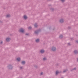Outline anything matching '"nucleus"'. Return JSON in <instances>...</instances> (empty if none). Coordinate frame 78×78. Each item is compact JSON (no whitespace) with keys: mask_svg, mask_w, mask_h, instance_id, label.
Masks as SVG:
<instances>
[{"mask_svg":"<svg viewBox=\"0 0 78 78\" xmlns=\"http://www.w3.org/2000/svg\"><path fill=\"white\" fill-rule=\"evenodd\" d=\"M59 73V71H56L55 72V74L56 75H58Z\"/></svg>","mask_w":78,"mask_h":78,"instance_id":"nucleus-15","label":"nucleus"},{"mask_svg":"<svg viewBox=\"0 0 78 78\" xmlns=\"http://www.w3.org/2000/svg\"><path fill=\"white\" fill-rule=\"evenodd\" d=\"M53 30H54V29H53Z\"/></svg>","mask_w":78,"mask_h":78,"instance_id":"nucleus-36","label":"nucleus"},{"mask_svg":"<svg viewBox=\"0 0 78 78\" xmlns=\"http://www.w3.org/2000/svg\"><path fill=\"white\" fill-rule=\"evenodd\" d=\"M20 69H22V67H20Z\"/></svg>","mask_w":78,"mask_h":78,"instance_id":"nucleus-35","label":"nucleus"},{"mask_svg":"<svg viewBox=\"0 0 78 78\" xmlns=\"http://www.w3.org/2000/svg\"><path fill=\"white\" fill-rule=\"evenodd\" d=\"M25 35H26L27 36H28L29 34H26Z\"/></svg>","mask_w":78,"mask_h":78,"instance_id":"nucleus-30","label":"nucleus"},{"mask_svg":"<svg viewBox=\"0 0 78 78\" xmlns=\"http://www.w3.org/2000/svg\"><path fill=\"white\" fill-rule=\"evenodd\" d=\"M34 26L35 28L37 27V23H35V24H34Z\"/></svg>","mask_w":78,"mask_h":78,"instance_id":"nucleus-13","label":"nucleus"},{"mask_svg":"<svg viewBox=\"0 0 78 78\" xmlns=\"http://www.w3.org/2000/svg\"><path fill=\"white\" fill-rule=\"evenodd\" d=\"M43 60H44V61H45V60H47V58H43Z\"/></svg>","mask_w":78,"mask_h":78,"instance_id":"nucleus-23","label":"nucleus"},{"mask_svg":"<svg viewBox=\"0 0 78 78\" xmlns=\"http://www.w3.org/2000/svg\"><path fill=\"white\" fill-rule=\"evenodd\" d=\"M16 60L17 61H20V58H17V59H16Z\"/></svg>","mask_w":78,"mask_h":78,"instance_id":"nucleus-14","label":"nucleus"},{"mask_svg":"<svg viewBox=\"0 0 78 78\" xmlns=\"http://www.w3.org/2000/svg\"><path fill=\"white\" fill-rule=\"evenodd\" d=\"M61 1L62 2H65V0H61Z\"/></svg>","mask_w":78,"mask_h":78,"instance_id":"nucleus-24","label":"nucleus"},{"mask_svg":"<svg viewBox=\"0 0 78 78\" xmlns=\"http://www.w3.org/2000/svg\"><path fill=\"white\" fill-rule=\"evenodd\" d=\"M50 10H51V11H54V9L53 8H52L50 9Z\"/></svg>","mask_w":78,"mask_h":78,"instance_id":"nucleus-19","label":"nucleus"},{"mask_svg":"<svg viewBox=\"0 0 78 78\" xmlns=\"http://www.w3.org/2000/svg\"><path fill=\"white\" fill-rule=\"evenodd\" d=\"M10 40H11V38H7L6 40V41L7 42H9L10 41Z\"/></svg>","mask_w":78,"mask_h":78,"instance_id":"nucleus-6","label":"nucleus"},{"mask_svg":"<svg viewBox=\"0 0 78 78\" xmlns=\"http://www.w3.org/2000/svg\"><path fill=\"white\" fill-rule=\"evenodd\" d=\"M68 29H71V27H68Z\"/></svg>","mask_w":78,"mask_h":78,"instance_id":"nucleus-27","label":"nucleus"},{"mask_svg":"<svg viewBox=\"0 0 78 78\" xmlns=\"http://www.w3.org/2000/svg\"><path fill=\"white\" fill-rule=\"evenodd\" d=\"M40 52H41V53H44L45 52V51H44V50H41L40 51Z\"/></svg>","mask_w":78,"mask_h":78,"instance_id":"nucleus-10","label":"nucleus"},{"mask_svg":"<svg viewBox=\"0 0 78 78\" xmlns=\"http://www.w3.org/2000/svg\"><path fill=\"white\" fill-rule=\"evenodd\" d=\"M49 30H50V29H51V27H49Z\"/></svg>","mask_w":78,"mask_h":78,"instance_id":"nucleus-33","label":"nucleus"},{"mask_svg":"<svg viewBox=\"0 0 78 78\" xmlns=\"http://www.w3.org/2000/svg\"><path fill=\"white\" fill-rule=\"evenodd\" d=\"M74 53L75 55H78V51L76 50H75L74 51Z\"/></svg>","mask_w":78,"mask_h":78,"instance_id":"nucleus-5","label":"nucleus"},{"mask_svg":"<svg viewBox=\"0 0 78 78\" xmlns=\"http://www.w3.org/2000/svg\"><path fill=\"white\" fill-rule=\"evenodd\" d=\"M67 70H68L67 69L64 70L63 71V73H65V72H66V71H67Z\"/></svg>","mask_w":78,"mask_h":78,"instance_id":"nucleus-17","label":"nucleus"},{"mask_svg":"<svg viewBox=\"0 0 78 78\" xmlns=\"http://www.w3.org/2000/svg\"><path fill=\"white\" fill-rule=\"evenodd\" d=\"M40 41V40H39V39H37L35 40V42L37 43H38V42H39Z\"/></svg>","mask_w":78,"mask_h":78,"instance_id":"nucleus-9","label":"nucleus"},{"mask_svg":"<svg viewBox=\"0 0 78 78\" xmlns=\"http://www.w3.org/2000/svg\"><path fill=\"white\" fill-rule=\"evenodd\" d=\"M76 42L77 43V44H78V40H76Z\"/></svg>","mask_w":78,"mask_h":78,"instance_id":"nucleus-25","label":"nucleus"},{"mask_svg":"<svg viewBox=\"0 0 78 78\" xmlns=\"http://www.w3.org/2000/svg\"><path fill=\"white\" fill-rule=\"evenodd\" d=\"M62 73V72H61V71H58V73Z\"/></svg>","mask_w":78,"mask_h":78,"instance_id":"nucleus-29","label":"nucleus"},{"mask_svg":"<svg viewBox=\"0 0 78 78\" xmlns=\"http://www.w3.org/2000/svg\"><path fill=\"white\" fill-rule=\"evenodd\" d=\"M28 30H31V29H32V27L31 26H30L28 27Z\"/></svg>","mask_w":78,"mask_h":78,"instance_id":"nucleus-16","label":"nucleus"},{"mask_svg":"<svg viewBox=\"0 0 78 78\" xmlns=\"http://www.w3.org/2000/svg\"><path fill=\"white\" fill-rule=\"evenodd\" d=\"M41 75H43V73L41 72Z\"/></svg>","mask_w":78,"mask_h":78,"instance_id":"nucleus-32","label":"nucleus"},{"mask_svg":"<svg viewBox=\"0 0 78 78\" xmlns=\"http://www.w3.org/2000/svg\"><path fill=\"white\" fill-rule=\"evenodd\" d=\"M73 70H76V68L75 67L73 69Z\"/></svg>","mask_w":78,"mask_h":78,"instance_id":"nucleus-21","label":"nucleus"},{"mask_svg":"<svg viewBox=\"0 0 78 78\" xmlns=\"http://www.w3.org/2000/svg\"><path fill=\"white\" fill-rule=\"evenodd\" d=\"M59 22L61 23H64V20L62 19H61L60 20Z\"/></svg>","mask_w":78,"mask_h":78,"instance_id":"nucleus-8","label":"nucleus"},{"mask_svg":"<svg viewBox=\"0 0 78 78\" xmlns=\"http://www.w3.org/2000/svg\"><path fill=\"white\" fill-rule=\"evenodd\" d=\"M0 44H3V41H1L0 43Z\"/></svg>","mask_w":78,"mask_h":78,"instance_id":"nucleus-26","label":"nucleus"},{"mask_svg":"<svg viewBox=\"0 0 78 78\" xmlns=\"http://www.w3.org/2000/svg\"><path fill=\"white\" fill-rule=\"evenodd\" d=\"M68 46H70L71 45V44H70V43H68Z\"/></svg>","mask_w":78,"mask_h":78,"instance_id":"nucleus-18","label":"nucleus"},{"mask_svg":"<svg viewBox=\"0 0 78 78\" xmlns=\"http://www.w3.org/2000/svg\"><path fill=\"white\" fill-rule=\"evenodd\" d=\"M70 39L71 40V41H73V40H74L73 37L70 38Z\"/></svg>","mask_w":78,"mask_h":78,"instance_id":"nucleus-22","label":"nucleus"},{"mask_svg":"<svg viewBox=\"0 0 78 78\" xmlns=\"http://www.w3.org/2000/svg\"><path fill=\"white\" fill-rule=\"evenodd\" d=\"M23 18L25 20H27L28 19V17L26 15H24Z\"/></svg>","mask_w":78,"mask_h":78,"instance_id":"nucleus-7","label":"nucleus"},{"mask_svg":"<svg viewBox=\"0 0 78 78\" xmlns=\"http://www.w3.org/2000/svg\"><path fill=\"white\" fill-rule=\"evenodd\" d=\"M59 65V64H58H58H56V66H58Z\"/></svg>","mask_w":78,"mask_h":78,"instance_id":"nucleus-34","label":"nucleus"},{"mask_svg":"<svg viewBox=\"0 0 78 78\" xmlns=\"http://www.w3.org/2000/svg\"><path fill=\"white\" fill-rule=\"evenodd\" d=\"M8 69L10 70H12L13 68V67L11 65H9L8 66Z\"/></svg>","mask_w":78,"mask_h":78,"instance_id":"nucleus-2","label":"nucleus"},{"mask_svg":"<svg viewBox=\"0 0 78 78\" xmlns=\"http://www.w3.org/2000/svg\"><path fill=\"white\" fill-rule=\"evenodd\" d=\"M20 31L21 33H25V31H24L23 29L22 28H21L20 29Z\"/></svg>","mask_w":78,"mask_h":78,"instance_id":"nucleus-3","label":"nucleus"},{"mask_svg":"<svg viewBox=\"0 0 78 78\" xmlns=\"http://www.w3.org/2000/svg\"><path fill=\"white\" fill-rule=\"evenodd\" d=\"M40 32H41V29H39L34 31V33L35 34L37 35Z\"/></svg>","mask_w":78,"mask_h":78,"instance_id":"nucleus-1","label":"nucleus"},{"mask_svg":"<svg viewBox=\"0 0 78 78\" xmlns=\"http://www.w3.org/2000/svg\"><path fill=\"white\" fill-rule=\"evenodd\" d=\"M35 67L36 69L37 68V66H34Z\"/></svg>","mask_w":78,"mask_h":78,"instance_id":"nucleus-28","label":"nucleus"},{"mask_svg":"<svg viewBox=\"0 0 78 78\" xmlns=\"http://www.w3.org/2000/svg\"><path fill=\"white\" fill-rule=\"evenodd\" d=\"M6 17H10V15H7Z\"/></svg>","mask_w":78,"mask_h":78,"instance_id":"nucleus-20","label":"nucleus"},{"mask_svg":"<svg viewBox=\"0 0 78 78\" xmlns=\"http://www.w3.org/2000/svg\"><path fill=\"white\" fill-rule=\"evenodd\" d=\"M26 62L24 61H23L21 62V63L23 65H25V64Z\"/></svg>","mask_w":78,"mask_h":78,"instance_id":"nucleus-11","label":"nucleus"},{"mask_svg":"<svg viewBox=\"0 0 78 78\" xmlns=\"http://www.w3.org/2000/svg\"><path fill=\"white\" fill-rule=\"evenodd\" d=\"M70 70H71V72H72V71H73V69H71Z\"/></svg>","mask_w":78,"mask_h":78,"instance_id":"nucleus-31","label":"nucleus"},{"mask_svg":"<svg viewBox=\"0 0 78 78\" xmlns=\"http://www.w3.org/2000/svg\"><path fill=\"white\" fill-rule=\"evenodd\" d=\"M60 39H62L63 38V35H60L59 36Z\"/></svg>","mask_w":78,"mask_h":78,"instance_id":"nucleus-12","label":"nucleus"},{"mask_svg":"<svg viewBox=\"0 0 78 78\" xmlns=\"http://www.w3.org/2000/svg\"><path fill=\"white\" fill-rule=\"evenodd\" d=\"M52 50L53 51H55L56 50V48L55 47H52Z\"/></svg>","mask_w":78,"mask_h":78,"instance_id":"nucleus-4","label":"nucleus"}]
</instances>
